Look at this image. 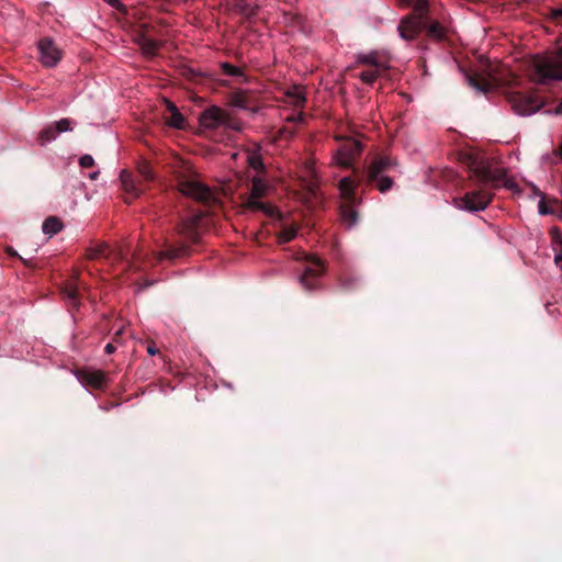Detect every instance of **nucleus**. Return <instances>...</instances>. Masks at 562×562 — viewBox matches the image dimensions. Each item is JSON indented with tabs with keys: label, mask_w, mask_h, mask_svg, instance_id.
Returning <instances> with one entry per match:
<instances>
[{
	"label": "nucleus",
	"mask_w": 562,
	"mask_h": 562,
	"mask_svg": "<svg viewBox=\"0 0 562 562\" xmlns=\"http://www.w3.org/2000/svg\"><path fill=\"white\" fill-rule=\"evenodd\" d=\"M394 166H396V161L390 156L376 155L366 169L361 171L353 169V173L359 177L358 181L350 177L341 178L338 182L340 198L342 199L341 204H361L362 199L357 196L359 181H363L367 186H374L381 193L390 191L394 181L386 172Z\"/></svg>",
	"instance_id": "1"
},
{
	"label": "nucleus",
	"mask_w": 562,
	"mask_h": 562,
	"mask_svg": "<svg viewBox=\"0 0 562 562\" xmlns=\"http://www.w3.org/2000/svg\"><path fill=\"white\" fill-rule=\"evenodd\" d=\"M400 7H413V13L403 16L397 25L402 40L412 42L425 31L428 38L436 42L447 40V29L428 16V0H396Z\"/></svg>",
	"instance_id": "2"
},
{
	"label": "nucleus",
	"mask_w": 562,
	"mask_h": 562,
	"mask_svg": "<svg viewBox=\"0 0 562 562\" xmlns=\"http://www.w3.org/2000/svg\"><path fill=\"white\" fill-rule=\"evenodd\" d=\"M528 72L530 79L540 85L562 80V46L554 53L533 56Z\"/></svg>",
	"instance_id": "3"
},
{
	"label": "nucleus",
	"mask_w": 562,
	"mask_h": 562,
	"mask_svg": "<svg viewBox=\"0 0 562 562\" xmlns=\"http://www.w3.org/2000/svg\"><path fill=\"white\" fill-rule=\"evenodd\" d=\"M464 164L468 166L472 177L482 186L490 187L492 189L499 188L501 186L508 189L513 187V182L505 177L504 170H493L486 162L480 160L475 155L467 154L464 156Z\"/></svg>",
	"instance_id": "4"
},
{
	"label": "nucleus",
	"mask_w": 562,
	"mask_h": 562,
	"mask_svg": "<svg viewBox=\"0 0 562 562\" xmlns=\"http://www.w3.org/2000/svg\"><path fill=\"white\" fill-rule=\"evenodd\" d=\"M267 190L268 184L260 176L252 177L250 192L243 200V209L249 212H261L268 217H273L278 213L277 209L260 201L266 195Z\"/></svg>",
	"instance_id": "5"
},
{
	"label": "nucleus",
	"mask_w": 562,
	"mask_h": 562,
	"mask_svg": "<svg viewBox=\"0 0 562 562\" xmlns=\"http://www.w3.org/2000/svg\"><path fill=\"white\" fill-rule=\"evenodd\" d=\"M178 190L186 196H189L196 202L205 205H211L216 202V196L210 188L191 176L181 175L177 178Z\"/></svg>",
	"instance_id": "6"
},
{
	"label": "nucleus",
	"mask_w": 562,
	"mask_h": 562,
	"mask_svg": "<svg viewBox=\"0 0 562 562\" xmlns=\"http://www.w3.org/2000/svg\"><path fill=\"white\" fill-rule=\"evenodd\" d=\"M506 98L514 112L519 115L536 113L544 104L541 98L535 92L508 91Z\"/></svg>",
	"instance_id": "7"
},
{
	"label": "nucleus",
	"mask_w": 562,
	"mask_h": 562,
	"mask_svg": "<svg viewBox=\"0 0 562 562\" xmlns=\"http://www.w3.org/2000/svg\"><path fill=\"white\" fill-rule=\"evenodd\" d=\"M306 267L300 276L299 281L301 285L307 290L313 291L319 286V278L325 273L324 261L315 255H308L305 258Z\"/></svg>",
	"instance_id": "8"
},
{
	"label": "nucleus",
	"mask_w": 562,
	"mask_h": 562,
	"mask_svg": "<svg viewBox=\"0 0 562 562\" xmlns=\"http://www.w3.org/2000/svg\"><path fill=\"white\" fill-rule=\"evenodd\" d=\"M203 217V212H198L187 217H182L176 225L175 233L187 243L196 244L200 240V231Z\"/></svg>",
	"instance_id": "9"
},
{
	"label": "nucleus",
	"mask_w": 562,
	"mask_h": 562,
	"mask_svg": "<svg viewBox=\"0 0 562 562\" xmlns=\"http://www.w3.org/2000/svg\"><path fill=\"white\" fill-rule=\"evenodd\" d=\"M493 193L485 189L467 192L463 198L457 201L458 207L469 212L484 211L493 200Z\"/></svg>",
	"instance_id": "10"
},
{
	"label": "nucleus",
	"mask_w": 562,
	"mask_h": 562,
	"mask_svg": "<svg viewBox=\"0 0 562 562\" xmlns=\"http://www.w3.org/2000/svg\"><path fill=\"white\" fill-rule=\"evenodd\" d=\"M362 151L361 142L355 138H346L338 148L335 155V161L342 168H351L353 161L360 156Z\"/></svg>",
	"instance_id": "11"
},
{
	"label": "nucleus",
	"mask_w": 562,
	"mask_h": 562,
	"mask_svg": "<svg viewBox=\"0 0 562 562\" xmlns=\"http://www.w3.org/2000/svg\"><path fill=\"white\" fill-rule=\"evenodd\" d=\"M40 59L45 67H55L63 57L61 49L49 37L38 42Z\"/></svg>",
	"instance_id": "12"
},
{
	"label": "nucleus",
	"mask_w": 562,
	"mask_h": 562,
	"mask_svg": "<svg viewBox=\"0 0 562 562\" xmlns=\"http://www.w3.org/2000/svg\"><path fill=\"white\" fill-rule=\"evenodd\" d=\"M226 113L225 110L218 106H210L200 114V126L206 131H214L222 127L226 119Z\"/></svg>",
	"instance_id": "13"
},
{
	"label": "nucleus",
	"mask_w": 562,
	"mask_h": 562,
	"mask_svg": "<svg viewBox=\"0 0 562 562\" xmlns=\"http://www.w3.org/2000/svg\"><path fill=\"white\" fill-rule=\"evenodd\" d=\"M120 181L122 190L127 195L125 198L126 203H131L132 200L138 198L144 191L143 182L138 180L137 176H134L127 170H122L120 173Z\"/></svg>",
	"instance_id": "14"
},
{
	"label": "nucleus",
	"mask_w": 562,
	"mask_h": 562,
	"mask_svg": "<svg viewBox=\"0 0 562 562\" xmlns=\"http://www.w3.org/2000/svg\"><path fill=\"white\" fill-rule=\"evenodd\" d=\"M126 252L123 248L117 249H111L110 246L102 241L97 244L95 246L88 247L86 249V258L88 260H95L101 257H104L106 259L114 258L115 260H124L126 257Z\"/></svg>",
	"instance_id": "15"
},
{
	"label": "nucleus",
	"mask_w": 562,
	"mask_h": 562,
	"mask_svg": "<svg viewBox=\"0 0 562 562\" xmlns=\"http://www.w3.org/2000/svg\"><path fill=\"white\" fill-rule=\"evenodd\" d=\"M164 246L166 248L165 250L154 255V260L156 262H160L161 260L173 261L189 256L190 254V246L187 243H171L166 239Z\"/></svg>",
	"instance_id": "16"
},
{
	"label": "nucleus",
	"mask_w": 562,
	"mask_h": 562,
	"mask_svg": "<svg viewBox=\"0 0 562 562\" xmlns=\"http://www.w3.org/2000/svg\"><path fill=\"white\" fill-rule=\"evenodd\" d=\"M76 375L83 385L94 390H103L106 386V374L101 370L81 369Z\"/></svg>",
	"instance_id": "17"
},
{
	"label": "nucleus",
	"mask_w": 562,
	"mask_h": 562,
	"mask_svg": "<svg viewBox=\"0 0 562 562\" xmlns=\"http://www.w3.org/2000/svg\"><path fill=\"white\" fill-rule=\"evenodd\" d=\"M468 82L471 87L481 92H488L494 88V82L492 77H485L481 74L473 72L467 76Z\"/></svg>",
	"instance_id": "18"
},
{
	"label": "nucleus",
	"mask_w": 562,
	"mask_h": 562,
	"mask_svg": "<svg viewBox=\"0 0 562 562\" xmlns=\"http://www.w3.org/2000/svg\"><path fill=\"white\" fill-rule=\"evenodd\" d=\"M166 102V109L169 113L168 116H166V122L169 126L182 130L186 126V119L184 116L179 112L178 108L175 103H172L169 100H165Z\"/></svg>",
	"instance_id": "19"
},
{
	"label": "nucleus",
	"mask_w": 562,
	"mask_h": 562,
	"mask_svg": "<svg viewBox=\"0 0 562 562\" xmlns=\"http://www.w3.org/2000/svg\"><path fill=\"white\" fill-rule=\"evenodd\" d=\"M60 294L74 308L79 307L80 302L76 281H68L66 285L61 288Z\"/></svg>",
	"instance_id": "20"
},
{
	"label": "nucleus",
	"mask_w": 562,
	"mask_h": 562,
	"mask_svg": "<svg viewBox=\"0 0 562 562\" xmlns=\"http://www.w3.org/2000/svg\"><path fill=\"white\" fill-rule=\"evenodd\" d=\"M357 204H341L340 205V217L342 223L348 227H352L358 223L359 214L356 211Z\"/></svg>",
	"instance_id": "21"
},
{
	"label": "nucleus",
	"mask_w": 562,
	"mask_h": 562,
	"mask_svg": "<svg viewBox=\"0 0 562 562\" xmlns=\"http://www.w3.org/2000/svg\"><path fill=\"white\" fill-rule=\"evenodd\" d=\"M340 290L351 292L359 285V278L352 273L346 272L340 274L338 279Z\"/></svg>",
	"instance_id": "22"
},
{
	"label": "nucleus",
	"mask_w": 562,
	"mask_h": 562,
	"mask_svg": "<svg viewBox=\"0 0 562 562\" xmlns=\"http://www.w3.org/2000/svg\"><path fill=\"white\" fill-rule=\"evenodd\" d=\"M247 161L249 167L257 172V176L265 173L266 167L262 161L261 154L259 153V148H256L248 154Z\"/></svg>",
	"instance_id": "23"
},
{
	"label": "nucleus",
	"mask_w": 562,
	"mask_h": 562,
	"mask_svg": "<svg viewBox=\"0 0 562 562\" xmlns=\"http://www.w3.org/2000/svg\"><path fill=\"white\" fill-rule=\"evenodd\" d=\"M229 104L239 108L247 109L249 104V97L245 90H235L229 93Z\"/></svg>",
	"instance_id": "24"
},
{
	"label": "nucleus",
	"mask_w": 562,
	"mask_h": 562,
	"mask_svg": "<svg viewBox=\"0 0 562 562\" xmlns=\"http://www.w3.org/2000/svg\"><path fill=\"white\" fill-rule=\"evenodd\" d=\"M63 227V222L56 216L47 217L42 225L43 233L50 237L59 233Z\"/></svg>",
	"instance_id": "25"
},
{
	"label": "nucleus",
	"mask_w": 562,
	"mask_h": 562,
	"mask_svg": "<svg viewBox=\"0 0 562 562\" xmlns=\"http://www.w3.org/2000/svg\"><path fill=\"white\" fill-rule=\"evenodd\" d=\"M139 45L142 52L150 57L155 56L161 46V44L158 41L149 38L147 36H142L139 38Z\"/></svg>",
	"instance_id": "26"
},
{
	"label": "nucleus",
	"mask_w": 562,
	"mask_h": 562,
	"mask_svg": "<svg viewBox=\"0 0 562 562\" xmlns=\"http://www.w3.org/2000/svg\"><path fill=\"white\" fill-rule=\"evenodd\" d=\"M234 9L246 19H251L257 14L258 5H251L247 0H236Z\"/></svg>",
	"instance_id": "27"
},
{
	"label": "nucleus",
	"mask_w": 562,
	"mask_h": 562,
	"mask_svg": "<svg viewBox=\"0 0 562 562\" xmlns=\"http://www.w3.org/2000/svg\"><path fill=\"white\" fill-rule=\"evenodd\" d=\"M385 70L386 68L371 67L370 69L363 70L359 77L364 83L372 85Z\"/></svg>",
	"instance_id": "28"
},
{
	"label": "nucleus",
	"mask_w": 562,
	"mask_h": 562,
	"mask_svg": "<svg viewBox=\"0 0 562 562\" xmlns=\"http://www.w3.org/2000/svg\"><path fill=\"white\" fill-rule=\"evenodd\" d=\"M58 135L55 124L44 127L38 135V143L44 146L46 143L54 140Z\"/></svg>",
	"instance_id": "29"
},
{
	"label": "nucleus",
	"mask_w": 562,
	"mask_h": 562,
	"mask_svg": "<svg viewBox=\"0 0 562 562\" xmlns=\"http://www.w3.org/2000/svg\"><path fill=\"white\" fill-rule=\"evenodd\" d=\"M221 68L223 70V72L227 76L239 77V78H241L243 82L248 81V76L239 67H236L229 63H223V64H221Z\"/></svg>",
	"instance_id": "30"
},
{
	"label": "nucleus",
	"mask_w": 562,
	"mask_h": 562,
	"mask_svg": "<svg viewBox=\"0 0 562 562\" xmlns=\"http://www.w3.org/2000/svg\"><path fill=\"white\" fill-rule=\"evenodd\" d=\"M296 236V229L294 227H283L278 234V241L280 244H286L294 239Z\"/></svg>",
	"instance_id": "31"
},
{
	"label": "nucleus",
	"mask_w": 562,
	"mask_h": 562,
	"mask_svg": "<svg viewBox=\"0 0 562 562\" xmlns=\"http://www.w3.org/2000/svg\"><path fill=\"white\" fill-rule=\"evenodd\" d=\"M358 63L363 65H369L371 67H381L386 68L382 63L378 61V58L374 54L370 55H360L358 57Z\"/></svg>",
	"instance_id": "32"
},
{
	"label": "nucleus",
	"mask_w": 562,
	"mask_h": 562,
	"mask_svg": "<svg viewBox=\"0 0 562 562\" xmlns=\"http://www.w3.org/2000/svg\"><path fill=\"white\" fill-rule=\"evenodd\" d=\"M138 173L143 178L144 181L154 180V172L150 165L146 161H143L138 165Z\"/></svg>",
	"instance_id": "33"
},
{
	"label": "nucleus",
	"mask_w": 562,
	"mask_h": 562,
	"mask_svg": "<svg viewBox=\"0 0 562 562\" xmlns=\"http://www.w3.org/2000/svg\"><path fill=\"white\" fill-rule=\"evenodd\" d=\"M550 236L553 244V249L559 250L562 249V233L558 227H552L550 229Z\"/></svg>",
	"instance_id": "34"
},
{
	"label": "nucleus",
	"mask_w": 562,
	"mask_h": 562,
	"mask_svg": "<svg viewBox=\"0 0 562 562\" xmlns=\"http://www.w3.org/2000/svg\"><path fill=\"white\" fill-rule=\"evenodd\" d=\"M223 127L232 131L239 132L241 131V123L233 117L229 116L228 113H226V119L224 120Z\"/></svg>",
	"instance_id": "35"
},
{
	"label": "nucleus",
	"mask_w": 562,
	"mask_h": 562,
	"mask_svg": "<svg viewBox=\"0 0 562 562\" xmlns=\"http://www.w3.org/2000/svg\"><path fill=\"white\" fill-rule=\"evenodd\" d=\"M549 16L555 23H562V5L550 8L549 9Z\"/></svg>",
	"instance_id": "36"
},
{
	"label": "nucleus",
	"mask_w": 562,
	"mask_h": 562,
	"mask_svg": "<svg viewBox=\"0 0 562 562\" xmlns=\"http://www.w3.org/2000/svg\"><path fill=\"white\" fill-rule=\"evenodd\" d=\"M291 97L294 98V105L297 106V108H303L304 104H305V95L302 91L295 89V91L293 93L290 94Z\"/></svg>",
	"instance_id": "37"
},
{
	"label": "nucleus",
	"mask_w": 562,
	"mask_h": 562,
	"mask_svg": "<svg viewBox=\"0 0 562 562\" xmlns=\"http://www.w3.org/2000/svg\"><path fill=\"white\" fill-rule=\"evenodd\" d=\"M58 134L67 131H71V121L69 119H61L55 123Z\"/></svg>",
	"instance_id": "38"
},
{
	"label": "nucleus",
	"mask_w": 562,
	"mask_h": 562,
	"mask_svg": "<svg viewBox=\"0 0 562 562\" xmlns=\"http://www.w3.org/2000/svg\"><path fill=\"white\" fill-rule=\"evenodd\" d=\"M5 251L7 254L10 256V257H18L26 267H30V268H33V266L31 265V261L30 260H26L24 258H22L18 252L16 250L11 247V246H8L5 248Z\"/></svg>",
	"instance_id": "39"
},
{
	"label": "nucleus",
	"mask_w": 562,
	"mask_h": 562,
	"mask_svg": "<svg viewBox=\"0 0 562 562\" xmlns=\"http://www.w3.org/2000/svg\"><path fill=\"white\" fill-rule=\"evenodd\" d=\"M79 165L82 168H91L94 165V159L90 155H83L79 159Z\"/></svg>",
	"instance_id": "40"
},
{
	"label": "nucleus",
	"mask_w": 562,
	"mask_h": 562,
	"mask_svg": "<svg viewBox=\"0 0 562 562\" xmlns=\"http://www.w3.org/2000/svg\"><path fill=\"white\" fill-rule=\"evenodd\" d=\"M147 353L150 356H156L159 353V349L156 347L154 341H149L146 347Z\"/></svg>",
	"instance_id": "41"
},
{
	"label": "nucleus",
	"mask_w": 562,
	"mask_h": 562,
	"mask_svg": "<svg viewBox=\"0 0 562 562\" xmlns=\"http://www.w3.org/2000/svg\"><path fill=\"white\" fill-rule=\"evenodd\" d=\"M538 207H539V213L540 214H550L552 213V211L547 206L546 202L543 200H541L538 204Z\"/></svg>",
	"instance_id": "42"
},
{
	"label": "nucleus",
	"mask_w": 562,
	"mask_h": 562,
	"mask_svg": "<svg viewBox=\"0 0 562 562\" xmlns=\"http://www.w3.org/2000/svg\"><path fill=\"white\" fill-rule=\"evenodd\" d=\"M125 329L123 327H121L120 329H117L114 335H113V341L115 344H121L122 341V336L124 334Z\"/></svg>",
	"instance_id": "43"
},
{
	"label": "nucleus",
	"mask_w": 562,
	"mask_h": 562,
	"mask_svg": "<svg viewBox=\"0 0 562 562\" xmlns=\"http://www.w3.org/2000/svg\"><path fill=\"white\" fill-rule=\"evenodd\" d=\"M554 251H555L554 262L562 270V249L554 250Z\"/></svg>",
	"instance_id": "44"
},
{
	"label": "nucleus",
	"mask_w": 562,
	"mask_h": 562,
	"mask_svg": "<svg viewBox=\"0 0 562 562\" xmlns=\"http://www.w3.org/2000/svg\"><path fill=\"white\" fill-rule=\"evenodd\" d=\"M115 350H116V347H115V345H114V341H113V342H109V344L105 346V348H104V351H105V353H108V355L113 353Z\"/></svg>",
	"instance_id": "45"
},
{
	"label": "nucleus",
	"mask_w": 562,
	"mask_h": 562,
	"mask_svg": "<svg viewBox=\"0 0 562 562\" xmlns=\"http://www.w3.org/2000/svg\"><path fill=\"white\" fill-rule=\"evenodd\" d=\"M99 175H100V171H94V172L90 173L89 177H90V179L94 180L98 178Z\"/></svg>",
	"instance_id": "46"
},
{
	"label": "nucleus",
	"mask_w": 562,
	"mask_h": 562,
	"mask_svg": "<svg viewBox=\"0 0 562 562\" xmlns=\"http://www.w3.org/2000/svg\"><path fill=\"white\" fill-rule=\"evenodd\" d=\"M555 154L562 158V142L559 148L555 150Z\"/></svg>",
	"instance_id": "47"
},
{
	"label": "nucleus",
	"mask_w": 562,
	"mask_h": 562,
	"mask_svg": "<svg viewBox=\"0 0 562 562\" xmlns=\"http://www.w3.org/2000/svg\"><path fill=\"white\" fill-rule=\"evenodd\" d=\"M134 260H135V262L139 261V255H136V254H135V255H134Z\"/></svg>",
	"instance_id": "48"
}]
</instances>
